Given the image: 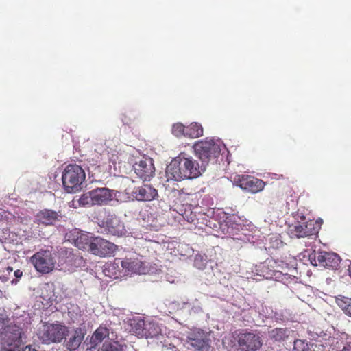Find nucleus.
Returning <instances> with one entry per match:
<instances>
[{
	"instance_id": "nucleus-30",
	"label": "nucleus",
	"mask_w": 351,
	"mask_h": 351,
	"mask_svg": "<svg viewBox=\"0 0 351 351\" xmlns=\"http://www.w3.org/2000/svg\"><path fill=\"white\" fill-rule=\"evenodd\" d=\"M74 308H76V311H77L76 315H77V313L79 311V308L77 306H74Z\"/></svg>"
},
{
	"instance_id": "nucleus-8",
	"label": "nucleus",
	"mask_w": 351,
	"mask_h": 351,
	"mask_svg": "<svg viewBox=\"0 0 351 351\" xmlns=\"http://www.w3.org/2000/svg\"><path fill=\"white\" fill-rule=\"evenodd\" d=\"M30 261L36 270L41 274H49L55 267L56 261L49 250H40L30 257Z\"/></svg>"
},
{
	"instance_id": "nucleus-19",
	"label": "nucleus",
	"mask_w": 351,
	"mask_h": 351,
	"mask_svg": "<svg viewBox=\"0 0 351 351\" xmlns=\"http://www.w3.org/2000/svg\"><path fill=\"white\" fill-rule=\"evenodd\" d=\"M109 336V330L106 327L99 326L91 336L90 343L92 348L97 346L99 343Z\"/></svg>"
},
{
	"instance_id": "nucleus-17",
	"label": "nucleus",
	"mask_w": 351,
	"mask_h": 351,
	"mask_svg": "<svg viewBox=\"0 0 351 351\" xmlns=\"http://www.w3.org/2000/svg\"><path fill=\"white\" fill-rule=\"evenodd\" d=\"M84 337V333L81 328L74 330L71 335L65 340L64 346L70 351L77 350Z\"/></svg>"
},
{
	"instance_id": "nucleus-6",
	"label": "nucleus",
	"mask_w": 351,
	"mask_h": 351,
	"mask_svg": "<svg viewBox=\"0 0 351 351\" xmlns=\"http://www.w3.org/2000/svg\"><path fill=\"white\" fill-rule=\"evenodd\" d=\"M235 340L240 351H258L263 345V338L256 330H241L237 333Z\"/></svg>"
},
{
	"instance_id": "nucleus-4",
	"label": "nucleus",
	"mask_w": 351,
	"mask_h": 351,
	"mask_svg": "<svg viewBox=\"0 0 351 351\" xmlns=\"http://www.w3.org/2000/svg\"><path fill=\"white\" fill-rule=\"evenodd\" d=\"M86 174L81 166L70 164L62 176V184L67 193H75L82 189Z\"/></svg>"
},
{
	"instance_id": "nucleus-20",
	"label": "nucleus",
	"mask_w": 351,
	"mask_h": 351,
	"mask_svg": "<svg viewBox=\"0 0 351 351\" xmlns=\"http://www.w3.org/2000/svg\"><path fill=\"white\" fill-rule=\"evenodd\" d=\"M203 135V128L202 125L197 122H193L186 126L185 137L189 138H196Z\"/></svg>"
},
{
	"instance_id": "nucleus-1",
	"label": "nucleus",
	"mask_w": 351,
	"mask_h": 351,
	"mask_svg": "<svg viewBox=\"0 0 351 351\" xmlns=\"http://www.w3.org/2000/svg\"><path fill=\"white\" fill-rule=\"evenodd\" d=\"M200 174L199 163L192 157H185L183 154L174 158L166 169L167 180L193 179L199 177Z\"/></svg>"
},
{
	"instance_id": "nucleus-11",
	"label": "nucleus",
	"mask_w": 351,
	"mask_h": 351,
	"mask_svg": "<svg viewBox=\"0 0 351 351\" xmlns=\"http://www.w3.org/2000/svg\"><path fill=\"white\" fill-rule=\"evenodd\" d=\"M290 232L292 237L301 238L315 234L317 230L313 220H306L304 216H302L301 221L290 227Z\"/></svg>"
},
{
	"instance_id": "nucleus-23",
	"label": "nucleus",
	"mask_w": 351,
	"mask_h": 351,
	"mask_svg": "<svg viewBox=\"0 0 351 351\" xmlns=\"http://www.w3.org/2000/svg\"><path fill=\"white\" fill-rule=\"evenodd\" d=\"M99 351H123V346L118 341L105 342Z\"/></svg>"
},
{
	"instance_id": "nucleus-29",
	"label": "nucleus",
	"mask_w": 351,
	"mask_h": 351,
	"mask_svg": "<svg viewBox=\"0 0 351 351\" xmlns=\"http://www.w3.org/2000/svg\"><path fill=\"white\" fill-rule=\"evenodd\" d=\"M23 275V272L20 269H17L14 271V276L16 278H21Z\"/></svg>"
},
{
	"instance_id": "nucleus-2",
	"label": "nucleus",
	"mask_w": 351,
	"mask_h": 351,
	"mask_svg": "<svg viewBox=\"0 0 351 351\" xmlns=\"http://www.w3.org/2000/svg\"><path fill=\"white\" fill-rule=\"evenodd\" d=\"M75 245L99 257L110 256L117 249L115 244L100 237H90L84 234L77 238Z\"/></svg>"
},
{
	"instance_id": "nucleus-5",
	"label": "nucleus",
	"mask_w": 351,
	"mask_h": 351,
	"mask_svg": "<svg viewBox=\"0 0 351 351\" xmlns=\"http://www.w3.org/2000/svg\"><path fill=\"white\" fill-rule=\"evenodd\" d=\"M112 191L108 188H97L87 193H83L78 199L80 206H104L112 200Z\"/></svg>"
},
{
	"instance_id": "nucleus-14",
	"label": "nucleus",
	"mask_w": 351,
	"mask_h": 351,
	"mask_svg": "<svg viewBox=\"0 0 351 351\" xmlns=\"http://www.w3.org/2000/svg\"><path fill=\"white\" fill-rule=\"evenodd\" d=\"M131 195L137 201H152L158 196L157 190L150 184L134 187Z\"/></svg>"
},
{
	"instance_id": "nucleus-18",
	"label": "nucleus",
	"mask_w": 351,
	"mask_h": 351,
	"mask_svg": "<svg viewBox=\"0 0 351 351\" xmlns=\"http://www.w3.org/2000/svg\"><path fill=\"white\" fill-rule=\"evenodd\" d=\"M121 265L125 271L140 273L142 262L137 258L126 257L121 261Z\"/></svg>"
},
{
	"instance_id": "nucleus-16",
	"label": "nucleus",
	"mask_w": 351,
	"mask_h": 351,
	"mask_svg": "<svg viewBox=\"0 0 351 351\" xmlns=\"http://www.w3.org/2000/svg\"><path fill=\"white\" fill-rule=\"evenodd\" d=\"M188 343L197 351H209V339L204 332H198L191 334L188 339Z\"/></svg>"
},
{
	"instance_id": "nucleus-15",
	"label": "nucleus",
	"mask_w": 351,
	"mask_h": 351,
	"mask_svg": "<svg viewBox=\"0 0 351 351\" xmlns=\"http://www.w3.org/2000/svg\"><path fill=\"white\" fill-rule=\"evenodd\" d=\"M61 218L60 212L51 209H43L40 210L35 216L34 222L45 226H51L56 221H59Z\"/></svg>"
},
{
	"instance_id": "nucleus-22",
	"label": "nucleus",
	"mask_w": 351,
	"mask_h": 351,
	"mask_svg": "<svg viewBox=\"0 0 351 351\" xmlns=\"http://www.w3.org/2000/svg\"><path fill=\"white\" fill-rule=\"evenodd\" d=\"M106 226L109 232L113 235H119L122 233L123 226L117 218H111L106 221Z\"/></svg>"
},
{
	"instance_id": "nucleus-26",
	"label": "nucleus",
	"mask_w": 351,
	"mask_h": 351,
	"mask_svg": "<svg viewBox=\"0 0 351 351\" xmlns=\"http://www.w3.org/2000/svg\"><path fill=\"white\" fill-rule=\"evenodd\" d=\"M293 351H311V350L306 342L297 339L294 341Z\"/></svg>"
},
{
	"instance_id": "nucleus-21",
	"label": "nucleus",
	"mask_w": 351,
	"mask_h": 351,
	"mask_svg": "<svg viewBox=\"0 0 351 351\" xmlns=\"http://www.w3.org/2000/svg\"><path fill=\"white\" fill-rule=\"evenodd\" d=\"M289 335V330L286 328H276L268 332L269 338L278 342L285 340Z\"/></svg>"
},
{
	"instance_id": "nucleus-31",
	"label": "nucleus",
	"mask_w": 351,
	"mask_h": 351,
	"mask_svg": "<svg viewBox=\"0 0 351 351\" xmlns=\"http://www.w3.org/2000/svg\"><path fill=\"white\" fill-rule=\"evenodd\" d=\"M145 240H148V241H154V240H153V239H148L147 238H145Z\"/></svg>"
},
{
	"instance_id": "nucleus-13",
	"label": "nucleus",
	"mask_w": 351,
	"mask_h": 351,
	"mask_svg": "<svg viewBox=\"0 0 351 351\" xmlns=\"http://www.w3.org/2000/svg\"><path fill=\"white\" fill-rule=\"evenodd\" d=\"M134 169L137 176L144 180H149L153 177L155 167L152 158L149 157L143 158L134 165Z\"/></svg>"
},
{
	"instance_id": "nucleus-12",
	"label": "nucleus",
	"mask_w": 351,
	"mask_h": 351,
	"mask_svg": "<svg viewBox=\"0 0 351 351\" xmlns=\"http://www.w3.org/2000/svg\"><path fill=\"white\" fill-rule=\"evenodd\" d=\"M341 262L340 256L332 252H318L314 255L311 263L320 265L327 269H337Z\"/></svg>"
},
{
	"instance_id": "nucleus-25",
	"label": "nucleus",
	"mask_w": 351,
	"mask_h": 351,
	"mask_svg": "<svg viewBox=\"0 0 351 351\" xmlns=\"http://www.w3.org/2000/svg\"><path fill=\"white\" fill-rule=\"evenodd\" d=\"M186 126L182 123H173L171 127V134L177 138L185 137Z\"/></svg>"
},
{
	"instance_id": "nucleus-3",
	"label": "nucleus",
	"mask_w": 351,
	"mask_h": 351,
	"mask_svg": "<svg viewBox=\"0 0 351 351\" xmlns=\"http://www.w3.org/2000/svg\"><path fill=\"white\" fill-rule=\"evenodd\" d=\"M69 328L65 325L57 323L44 324L39 328L37 336L45 344L60 343L69 335Z\"/></svg>"
},
{
	"instance_id": "nucleus-32",
	"label": "nucleus",
	"mask_w": 351,
	"mask_h": 351,
	"mask_svg": "<svg viewBox=\"0 0 351 351\" xmlns=\"http://www.w3.org/2000/svg\"><path fill=\"white\" fill-rule=\"evenodd\" d=\"M135 119H136V117H135V116H134V117H133V121H134Z\"/></svg>"
},
{
	"instance_id": "nucleus-10",
	"label": "nucleus",
	"mask_w": 351,
	"mask_h": 351,
	"mask_svg": "<svg viewBox=\"0 0 351 351\" xmlns=\"http://www.w3.org/2000/svg\"><path fill=\"white\" fill-rule=\"evenodd\" d=\"M234 180L241 189L252 193L261 191L265 185L262 180L248 175H237Z\"/></svg>"
},
{
	"instance_id": "nucleus-7",
	"label": "nucleus",
	"mask_w": 351,
	"mask_h": 351,
	"mask_svg": "<svg viewBox=\"0 0 351 351\" xmlns=\"http://www.w3.org/2000/svg\"><path fill=\"white\" fill-rule=\"evenodd\" d=\"M193 148L196 156L205 163L217 158L221 152L219 145L213 139L206 138L197 141L194 144Z\"/></svg>"
},
{
	"instance_id": "nucleus-24",
	"label": "nucleus",
	"mask_w": 351,
	"mask_h": 351,
	"mask_svg": "<svg viewBox=\"0 0 351 351\" xmlns=\"http://www.w3.org/2000/svg\"><path fill=\"white\" fill-rule=\"evenodd\" d=\"M337 302L344 313L351 317V298L343 297L341 299H338Z\"/></svg>"
},
{
	"instance_id": "nucleus-28",
	"label": "nucleus",
	"mask_w": 351,
	"mask_h": 351,
	"mask_svg": "<svg viewBox=\"0 0 351 351\" xmlns=\"http://www.w3.org/2000/svg\"><path fill=\"white\" fill-rule=\"evenodd\" d=\"M123 121L125 124L130 125L132 123V119L130 117H128L127 115H124L123 119Z\"/></svg>"
},
{
	"instance_id": "nucleus-27",
	"label": "nucleus",
	"mask_w": 351,
	"mask_h": 351,
	"mask_svg": "<svg viewBox=\"0 0 351 351\" xmlns=\"http://www.w3.org/2000/svg\"><path fill=\"white\" fill-rule=\"evenodd\" d=\"M342 351H351V337L346 339V343L342 348Z\"/></svg>"
},
{
	"instance_id": "nucleus-9",
	"label": "nucleus",
	"mask_w": 351,
	"mask_h": 351,
	"mask_svg": "<svg viewBox=\"0 0 351 351\" xmlns=\"http://www.w3.org/2000/svg\"><path fill=\"white\" fill-rule=\"evenodd\" d=\"M21 329L18 326L10 323L7 316L0 315V339L10 346L21 338Z\"/></svg>"
}]
</instances>
